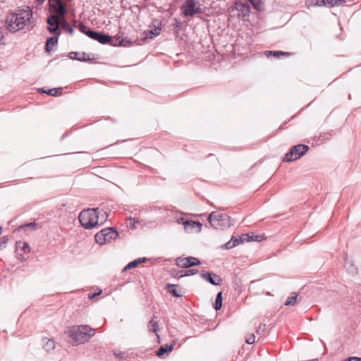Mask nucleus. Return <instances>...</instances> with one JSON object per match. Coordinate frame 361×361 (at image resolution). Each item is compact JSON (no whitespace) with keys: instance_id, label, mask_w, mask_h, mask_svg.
<instances>
[{"instance_id":"obj_1","label":"nucleus","mask_w":361,"mask_h":361,"mask_svg":"<svg viewBox=\"0 0 361 361\" xmlns=\"http://www.w3.org/2000/svg\"><path fill=\"white\" fill-rule=\"evenodd\" d=\"M32 11L29 6L18 8L14 13L8 14L6 18V25L8 31L16 32L24 28L30 22Z\"/></svg>"},{"instance_id":"obj_2","label":"nucleus","mask_w":361,"mask_h":361,"mask_svg":"<svg viewBox=\"0 0 361 361\" xmlns=\"http://www.w3.org/2000/svg\"><path fill=\"white\" fill-rule=\"evenodd\" d=\"M67 334L75 344H82L88 341L95 334V331L88 325H80L72 326Z\"/></svg>"},{"instance_id":"obj_3","label":"nucleus","mask_w":361,"mask_h":361,"mask_svg":"<svg viewBox=\"0 0 361 361\" xmlns=\"http://www.w3.org/2000/svg\"><path fill=\"white\" fill-rule=\"evenodd\" d=\"M99 211L98 208H90L82 211L78 216L81 226L85 229L97 228L102 222L99 223Z\"/></svg>"},{"instance_id":"obj_4","label":"nucleus","mask_w":361,"mask_h":361,"mask_svg":"<svg viewBox=\"0 0 361 361\" xmlns=\"http://www.w3.org/2000/svg\"><path fill=\"white\" fill-rule=\"evenodd\" d=\"M207 220L211 226L215 229L223 230L231 226V218L228 214L224 213L212 212L209 215Z\"/></svg>"},{"instance_id":"obj_5","label":"nucleus","mask_w":361,"mask_h":361,"mask_svg":"<svg viewBox=\"0 0 361 361\" xmlns=\"http://www.w3.org/2000/svg\"><path fill=\"white\" fill-rule=\"evenodd\" d=\"M119 234L114 227H108L101 230L94 235L95 242L101 245L116 240Z\"/></svg>"},{"instance_id":"obj_6","label":"nucleus","mask_w":361,"mask_h":361,"mask_svg":"<svg viewBox=\"0 0 361 361\" xmlns=\"http://www.w3.org/2000/svg\"><path fill=\"white\" fill-rule=\"evenodd\" d=\"M182 14L188 18L203 12L202 4L197 0H185L180 7Z\"/></svg>"},{"instance_id":"obj_7","label":"nucleus","mask_w":361,"mask_h":361,"mask_svg":"<svg viewBox=\"0 0 361 361\" xmlns=\"http://www.w3.org/2000/svg\"><path fill=\"white\" fill-rule=\"evenodd\" d=\"M309 146L303 144H298L293 146L287 152L283 159L284 161L290 162L298 160L309 150Z\"/></svg>"},{"instance_id":"obj_8","label":"nucleus","mask_w":361,"mask_h":361,"mask_svg":"<svg viewBox=\"0 0 361 361\" xmlns=\"http://www.w3.org/2000/svg\"><path fill=\"white\" fill-rule=\"evenodd\" d=\"M87 37L102 44L116 45L114 38L104 32L92 30V32H89Z\"/></svg>"},{"instance_id":"obj_9","label":"nucleus","mask_w":361,"mask_h":361,"mask_svg":"<svg viewBox=\"0 0 361 361\" xmlns=\"http://www.w3.org/2000/svg\"><path fill=\"white\" fill-rule=\"evenodd\" d=\"M49 10L52 15L64 16L67 14L66 6L63 0L49 3Z\"/></svg>"},{"instance_id":"obj_10","label":"nucleus","mask_w":361,"mask_h":361,"mask_svg":"<svg viewBox=\"0 0 361 361\" xmlns=\"http://www.w3.org/2000/svg\"><path fill=\"white\" fill-rule=\"evenodd\" d=\"M176 264L180 268H190L201 264V262L196 257H178L176 259Z\"/></svg>"},{"instance_id":"obj_11","label":"nucleus","mask_w":361,"mask_h":361,"mask_svg":"<svg viewBox=\"0 0 361 361\" xmlns=\"http://www.w3.org/2000/svg\"><path fill=\"white\" fill-rule=\"evenodd\" d=\"M235 10L239 16H241L243 20H248L250 13V7L247 4L235 3Z\"/></svg>"},{"instance_id":"obj_12","label":"nucleus","mask_w":361,"mask_h":361,"mask_svg":"<svg viewBox=\"0 0 361 361\" xmlns=\"http://www.w3.org/2000/svg\"><path fill=\"white\" fill-rule=\"evenodd\" d=\"M47 23L49 25L47 30L51 34H57L59 32V21L58 16L55 15H51L47 18Z\"/></svg>"},{"instance_id":"obj_13","label":"nucleus","mask_w":361,"mask_h":361,"mask_svg":"<svg viewBox=\"0 0 361 361\" xmlns=\"http://www.w3.org/2000/svg\"><path fill=\"white\" fill-rule=\"evenodd\" d=\"M201 276L208 283L214 286L219 285L222 281L221 278L219 275L212 272H203L201 274Z\"/></svg>"},{"instance_id":"obj_14","label":"nucleus","mask_w":361,"mask_h":361,"mask_svg":"<svg viewBox=\"0 0 361 361\" xmlns=\"http://www.w3.org/2000/svg\"><path fill=\"white\" fill-rule=\"evenodd\" d=\"M166 288L168 289L171 295L176 298H180L184 293L182 288L178 284L167 283L166 284Z\"/></svg>"},{"instance_id":"obj_15","label":"nucleus","mask_w":361,"mask_h":361,"mask_svg":"<svg viewBox=\"0 0 361 361\" xmlns=\"http://www.w3.org/2000/svg\"><path fill=\"white\" fill-rule=\"evenodd\" d=\"M68 57L71 59L77 60L79 61L85 62L90 61L89 54L85 52L71 51L68 54Z\"/></svg>"},{"instance_id":"obj_16","label":"nucleus","mask_w":361,"mask_h":361,"mask_svg":"<svg viewBox=\"0 0 361 361\" xmlns=\"http://www.w3.org/2000/svg\"><path fill=\"white\" fill-rule=\"evenodd\" d=\"M186 222V225L185 227V231L188 233L192 232L194 229L196 230L197 232H200L202 224L200 221L188 220Z\"/></svg>"},{"instance_id":"obj_17","label":"nucleus","mask_w":361,"mask_h":361,"mask_svg":"<svg viewBox=\"0 0 361 361\" xmlns=\"http://www.w3.org/2000/svg\"><path fill=\"white\" fill-rule=\"evenodd\" d=\"M60 32H58L56 36L49 37L47 39L45 43V50L47 52H51L53 49L51 48V46H56L58 44V39Z\"/></svg>"},{"instance_id":"obj_18","label":"nucleus","mask_w":361,"mask_h":361,"mask_svg":"<svg viewBox=\"0 0 361 361\" xmlns=\"http://www.w3.org/2000/svg\"><path fill=\"white\" fill-rule=\"evenodd\" d=\"M148 260L147 257H140L132 262H130L123 269V272L137 267L139 264L146 262Z\"/></svg>"},{"instance_id":"obj_19","label":"nucleus","mask_w":361,"mask_h":361,"mask_svg":"<svg viewBox=\"0 0 361 361\" xmlns=\"http://www.w3.org/2000/svg\"><path fill=\"white\" fill-rule=\"evenodd\" d=\"M176 343L175 341H173V343L169 345H161L158 350L156 351V355L161 357L165 353H168L172 351L173 348V345Z\"/></svg>"},{"instance_id":"obj_20","label":"nucleus","mask_w":361,"mask_h":361,"mask_svg":"<svg viewBox=\"0 0 361 361\" xmlns=\"http://www.w3.org/2000/svg\"><path fill=\"white\" fill-rule=\"evenodd\" d=\"M161 31V27L157 25L154 26L153 30L149 31V34L147 35L145 37H143L141 40L142 42L145 41L147 39H152L154 37H156L159 35Z\"/></svg>"},{"instance_id":"obj_21","label":"nucleus","mask_w":361,"mask_h":361,"mask_svg":"<svg viewBox=\"0 0 361 361\" xmlns=\"http://www.w3.org/2000/svg\"><path fill=\"white\" fill-rule=\"evenodd\" d=\"M148 331L150 332L157 333L159 329L158 322L154 321V318L149 321L147 325Z\"/></svg>"},{"instance_id":"obj_22","label":"nucleus","mask_w":361,"mask_h":361,"mask_svg":"<svg viewBox=\"0 0 361 361\" xmlns=\"http://www.w3.org/2000/svg\"><path fill=\"white\" fill-rule=\"evenodd\" d=\"M344 267L346 271L352 275L357 273V267L351 262H345Z\"/></svg>"},{"instance_id":"obj_23","label":"nucleus","mask_w":361,"mask_h":361,"mask_svg":"<svg viewBox=\"0 0 361 361\" xmlns=\"http://www.w3.org/2000/svg\"><path fill=\"white\" fill-rule=\"evenodd\" d=\"M222 307V293L219 292L217 293L215 299L214 309L219 310Z\"/></svg>"},{"instance_id":"obj_24","label":"nucleus","mask_w":361,"mask_h":361,"mask_svg":"<svg viewBox=\"0 0 361 361\" xmlns=\"http://www.w3.org/2000/svg\"><path fill=\"white\" fill-rule=\"evenodd\" d=\"M43 348L46 351L48 352L54 350L55 348L54 341L52 339H47V341L44 343Z\"/></svg>"},{"instance_id":"obj_25","label":"nucleus","mask_w":361,"mask_h":361,"mask_svg":"<svg viewBox=\"0 0 361 361\" xmlns=\"http://www.w3.org/2000/svg\"><path fill=\"white\" fill-rule=\"evenodd\" d=\"M297 299H298V295L295 293H293V295L290 296L287 298V300L285 302V305L286 306L294 305L297 302Z\"/></svg>"},{"instance_id":"obj_26","label":"nucleus","mask_w":361,"mask_h":361,"mask_svg":"<svg viewBox=\"0 0 361 361\" xmlns=\"http://www.w3.org/2000/svg\"><path fill=\"white\" fill-rule=\"evenodd\" d=\"M180 272H181V274L180 275V276H178V278L195 275V274H197L198 271L196 269H188L186 271L182 270V271H180Z\"/></svg>"},{"instance_id":"obj_27","label":"nucleus","mask_w":361,"mask_h":361,"mask_svg":"<svg viewBox=\"0 0 361 361\" xmlns=\"http://www.w3.org/2000/svg\"><path fill=\"white\" fill-rule=\"evenodd\" d=\"M78 28L80 32L85 34L87 36V34L89 33V32L92 31V30L88 28L85 24H83L82 23H80L78 25Z\"/></svg>"},{"instance_id":"obj_28","label":"nucleus","mask_w":361,"mask_h":361,"mask_svg":"<svg viewBox=\"0 0 361 361\" xmlns=\"http://www.w3.org/2000/svg\"><path fill=\"white\" fill-rule=\"evenodd\" d=\"M269 54L277 58L280 56H289L290 54V52H285L282 51H269Z\"/></svg>"},{"instance_id":"obj_29","label":"nucleus","mask_w":361,"mask_h":361,"mask_svg":"<svg viewBox=\"0 0 361 361\" xmlns=\"http://www.w3.org/2000/svg\"><path fill=\"white\" fill-rule=\"evenodd\" d=\"M252 6L257 11L262 10V2L260 0H247Z\"/></svg>"},{"instance_id":"obj_30","label":"nucleus","mask_w":361,"mask_h":361,"mask_svg":"<svg viewBox=\"0 0 361 361\" xmlns=\"http://www.w3.org/2000/svg\"><path fill=\"white\" fill-rule=\"evenodd\" d=\"M9 238L8 236L4 235L0 238V250L6 248Z\"/></svg>"},{"instance_id":"obj_31","label":"nucleus","mask_w":361,"mask_h":361,"mask_svg":"<svg viewBox=\"0 0 361 361\" xmlns=\"http://www.w3.org/2000/svg\"><path fill=\"white\" fill-rule=\"evenodd\" d=\"M118 44L119 46L130 47L131 44H133V43L130 41V39H129L127 37H125L120 40Z\"/></svg>"},{"instance_id":"obj_32","label":"nucleus","mask_w":361,"mask_h":361,"mask_svg":"<svg viewBox=\"0 0 361 361\" xmlns=\"http://www.w3.org/2000/svg\"><path fill=\"white\" fill-rule=\"evenodd\" d=\"M61 89V88H52V89H49L48 90L47 92H46V94L50 95V96H53V97H56V96H58L59 94V92Z\"/></svg>"},{"instance_id":"obj_33","label":"nucleus","mask_w":361,"mask_h":361,"mask_svg":"<svg viewBox=\"0 0 361 361\" xmlns=\"http://www.w3.org/2000/svg\"><path fill=\"white\" fill-rule=\"evenodd\" d=\"M250 238H251V239H249V242H252V241L259 242L262 240V235H255L254 233L250 234Z\"/></svg>"},{"instance_id":"obj_34","label":"nucleus","mask_w":361,"mask_h":361,"mask_svg":"<svg viewBox=\"0 0 361 361\" xmlns=\"http://www.w3.org/2000/svg\"><path fill=\"white\" fill-rule=\"evenodd\" d=\"M238 237L240 243L249 242V239H251V238H250V233H243Z\"/></svg>"},{"instance_id":"obj_35","label":"nucleus","mask_w":361,"mask_h":361,"mask_svg":"<svg viewBox=\"0 0 361 361\" xmlns=\"http://www.w3.org/2000/svg\"><path fill=\"white\" fill-rule=\"evenodd\" d=\"M234 247L235 243H233L231 240L222 246V247L225 248L226 250H230Z\"/></svg>"},{"instance_id":"obj_36","label":"nucleus","mask_w":361,"mask_h":361,"mask_svg":"<svg viewBox=\"0 0 361 361\" xmlns=\"http://www.w3.org/2000/svg\"><path fill=\"white\" fill-rule=\"evenodd\" d=\"M64 28L70 35H73L74 34V29L71 27L66 22L65 23Z\"/></svg>"},{"instance_id":"obj_37","label":"nucleus","mask_w":361,"mask_h":361,"mask_svg":"<svg viewBox=\"0 0 361 361\" xmlns=\"http://www.w3.org/2000/svg\"><path fill=\"white\" fill-rule=\"evenodd\" d=\"M305 4L307 6H316L317 2V0H305Z\"/></svg>"},{"instance_id":"obj_38","label":"nucleus","mask_w":361,"mask_h":361,"mask_svg":"<svg viewBox=\"0 0 361 361\" xmlns=\"http://www.w3.org/2000/svg\"><path fill=\"white\" fill-rule=\"evenodd\" d=\"M255 336L254 334L250 335L248 338H246V343L247 344H252L255 343Z\"/></svg>"},{"instance_id":"obj_39","label":"nucleus","mask_w":361,"mask_h":361,"mask_svg":"<svg viewBox=\"0 0 361 361\" xmlns=\"http://www.w3.org/2000/svg\"><path fill=\"white\" fill-rule=\"evenodd\" d=\"M188 221V219H186L183 217H180V218L177 219L178 224L183 225L184 226V228L185 227V225H186L185 221Z\"/></svg>"},{"instance_id":"obj_40","label":"nucleus","mask_w":361,"mask_h":361,"mask_svg":"<svg viewBox=\"0 0 361 361\" xmlns=\"http://www.w3.org/2000/svg\"><path fill=\"white\" fill-rule=\"evenodd\" d=\"M114 354L117 357H119V358H124L126 356H125V353L121 352V351H119V350H115L114 352Z\"/></svg>"},{"instance_id":"obj_41","label":"nucleus","mask_w":361,"mask_h":361,"mask_svg":"<svg viewBox=\"0 0 361 361\" xmlns=\"http://www.w3.org/2000/svg\"><path fill=\"white\" fill-rule=\"evenodd\" d=\"M266 329V324H261L259 327L257 328L256 333L259 334L261 331H264Z\"/></svg>"},{"instance_id":"obj_42","label":"nucleus","mask_w":361,"mask_h":361,"mask_svg":"<svg viewBox=\"0 0 361 361\" xmlns=\"http://www.w3.org/2000/svg\"><path fill=\"white\" fill-rule=\"evenodd\" d=\"M317 4L316 6H327L326 0H317Z\"/></svg>"},{"instance_id":"obj_43","label":"nucleus","mask_w":361,"mask_h":361,"mask_svg":"<svg viewBox=\"0 0 361 361\" xmlns=\"http://www.w3.org/2000/svg\"><path fill=\"white\" fill-rule=\"evenodd\" d=\"M231 240L233 242V243H235V246H236L237 245H238L240 243V240H239V237L238 235H233L231 238Z\"/></svg>"},{"instance_id":"obj_44","label":"nucleus","mask_w":361,"mask_h":361,"mask_svg":"<svg viewBox=\"0 0 361 361\" xmlns=\"http://www.w3.org/2000/svg\"><path fill=\"white\" fill-rule=\"evenodd\" d=\"M345 2V0H336L334 1V6H343Z\"/></svg>"},{"instance_id":"obj_45","label":"nucleus","mask_w":361,"mask_h":361,"mask_svg":"<svg viewBox=\"0 0 361 361\" xmlns=\"http://www.w3.org/2000/svg\"><path fill=\"white\" fill-rule=\"evenodd\" d=\"M343 361H361V357H350Z\"/></svg>"},{"instance_id":"obj_46","label":"nucleus","mask_w":361,"mask_h":361,"mask_svg":"<svg viewBox=\"0 0 361 361\" xmlns=\"http://www.w3.org/2000/svg\"><path fill=\"white\" fill-rule=\"evenodd\" d=\"M23 250L25 252H28L30 251V246L28 243H24L23 246Z\"/></svg>"},{"instance_id":"obj_47","label":"nucleus","mask_w":361,"mask_h":361,"mask_svg":"<svg viewBox=\"0 0 361 361\" xmlns=\"http://www.w3.org/2000/svg\"><path fill=\"white\" fill-rule=\"evenodd\" d=\"M37 224L35 222H31L28 224H25V225L22 226V227H36Z\"/></svg>"},{"instance_id":"obj_48","label":"nucleus","mask_w":361,"mask_h":361,"mask_svg":"<svg viewBox=\"0 0 361 361\" xmlns=\"http://www.w3.org/2000/svg\"><path fill=\"white\" fill-rule=\"evenodd\" d=\"M151 210H152V211H154H154H157V210H158V211L159 212V213H161L162 212H164V209H162V208H161V207H152V208H151Z\"/></svg>"},{"instance_id":"obj_49","label":"nucleus","mask_w":361,"mask_h":361,"mask_svg":"<svg viewBox=\"0 0 361 361\" xmlns=\"http://www.w3.org/2000/svg\"><path fill=\"white\" fill-rule=\"evenodd\" d=\"M4 36L1 31H0V44H4Z\"/></svg>"},{"instance_id":"obj_50","label":"nucleus","mask_w":361,"mask_h":361,"mask_svg":"<svg viewBox=\"0 0 361 361\" xmlns=\"http://www.w3.org/2000/svg\"><path fill=\"white\" fill-rule=\"evenodd\" d=\"M101 293V290L97 293H90L89 298H93L95 295H99Z\"/></svg>"},{"instance_id":"obj_51","label":"nucleus","mask_w":361,"mask_h":361,"mask_svg":"<svg viewBox=\"0 0 361 361\" xmlns=\"http://www.w3.org/2000/svg\"><path fill=\"white\" fill-rule=\"evenodd\" d=\"M47 90H44V88H39V89L38 90V92H41V93H46V92H47Z\"/></svg>"},{"instance_id":"obj_52","label":"nucleus","mask_w":361,"mask_h":361,"mask_svg":"<svg viewBox=\"0 0 361 361\" xmlns=\"http://www.w3.org/2000/svg\"><path fill=\"white\" fill-rule=\"evenodd\" d=\"M44 1H45V0H37V3H38L39 4H43V3L44 2Z\"/></svg>"},{"instance_id":"obj_53","label":"nucleus","mask_w":361,"mask_h":361,"mask_svg":"<svg viewBox=\"0 0 361 361\" xmlns=\"http://www.w3.org/2000/svg\"><path fill=\"white\" fill-rule=\"evenodd\" d=\"M1 232H2V228L0 227V235L1 234Z\"/></svg>"}]
</instances>
